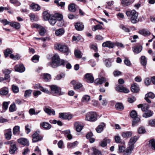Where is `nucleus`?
Returning a JSON list of instances; mask_svg holds the SVG:
<instances>
[{
	"instance_id": "1",
	"label": "nucleus",
	"mask_w": 155,
	"mask_h": 155,
	"mask_svg": "<svg viewBox=\"0 0 155 155\" xmlns=\"http://www.w3.org/2000/svg\"><path fill=\"white\" fill-rule=\"evenodd\" d=\"M65 63L67 62L64 60H61L58 54H54L52 58V62L48 64V65L52 68H56L61 65H64Z\"/></svg>"
},
{
	"instance_id": "2",
	"label": "nucleus",
	"mask_w": 155,
	"mask_h": 155,
	"mask_svg": "<svg viewBox=\"0 0 155 155\" xmlns=\"http://www.w3.org/2000/svg\"><path fill=\"white\" fill-rule=\"evenodd\" d=\"M139 137L138 136H136L130 138L128 143L129 147L127 148V150L125 153V155H130L131 154L134 148V144Z\"/></svg>"
},
{
	"instance_id": "3",
	"label": "nucleus",
	"mask_w": 155,
	"mask_h": 155,
	"mask_svg": "<svg viewBox=\"0 0 155 155\" xmlns=\"http://www.w3.org/2000/svg\"><path fill=\"white\" fill-rule=\"evenodd\" d=\"M126 14L127 17L130 18V21L132 23L135 24L138 22V14L135 10L127 11L126 12Z\"/></svg>"
},
{
	"instance_id": "4",
	"label": "nucleus",
	"mask_w": 155,
	"mask_h": 155,
	"mask_svg": "<svg viewBox=\"0 0 155 155\" xmlns=\"http://www.w3.org/2000/svg\"><path fill=\"white\" fill-rule=\"evenodd\" d=\"M51 93L54 95L59 96L63 95L65 93L61 91V89L57 85H52L49 86Z\"/></svg>"
},
{
	"instance_id": "5",
	"label": "nucleus",
	"mask_w": 155,
	"mask_h": 155,
	"mask_svg": "<svg viewBox=\"0 0 155 155\" xmlns=\"http://www.w3.org/2000/svg\"><path fill=\"white\" fill-rule=\"evenodd\" d=\"M54 48L58 49L61 52L65 53L66 55H68L70 52L68 47L63 44H57L55 45Z\"/></svg>"
},
{
	"instance_id": "6",
	"label": "nucleus",
	"mask_w": 155,
	"mask_h": 155,
	"mask_svg": "<svg viewBox=\"0 0 155 155\" xmlns=\"http://www.w3.org/2000/svg\"><path fill=\"white\" fill-rule=\"evenodd\" d=\"M97 115L96 112H90L86 114L85 120L90 122H94L97 120Z\"/></svg>"
},
{
	"instance_id": "7",
	"label": "nucleus",
	"mask_w": 155,
	"mask_h": 155,
	"mask_svg": "<svg viewBox=\"0 0 155 155\" xmlns=\"http://www.w3.org/2000/svg\"><path fill=\"white\" fill-rule=\"evenodd\" d=\"M72 117V115L69 113H60L59 114V117L64 120H69Z\"/></svg>"
},
{
	"instance_id": "8",
	"label": "nucleus",
	"mask_w": 155,
	"mask_h": 155,
	"mask_svg": "<svg viewBox=\"0 0 155 155\" xmlns=\"http://www.w3.org/2000/svg\"><path fill=\"white\" fill-rule=\"evenodd\" d=\"M9 142L10 145L9 153L12 154H14L17 150L16 143L13 141H11Z\"/></svg>"
},
{
	"instance_id": "9",
	"label": "nucleus",
	"mask_w": 155,
	"mask_h": 155,
	"mask_svg": "<svg viewBox=\"0 0 155 155\" xmlns=\"http://www.w3.org/2000/svg\"><path fill=\"white\" fill-rule=\"evenodd\" d=\"M116 90L118 92L127 93L129 92V90L122 85H118L115 87Z\"/></svg>"
},
{
	"instance_id": "10",
	"label": "nucleus",
	"mask_w": 155,
	"mask_h": 155,
	"mask_svg": "<svg viewBox=\"0 0 155 155\" xmlns=\"http://www.w3.org/2000/svg\"><path fill=\"white\" fill-rule=\"evenodd\" d=\"M34 87L35 89H39L41 91L45 93L48 94L50 93V92L48 89L45 88L43 87H41L40 84H35L34 86Z\"/></svg>"
},
{
	"instance_id": "11",
	"label": "nucleus",
	"mask_w": 155,
	"mask_h": 155,
	"mask_svg": "<svg viewBox=\"0 0 155 155\" xmlns=\"http://www.w3.org/2000/svg\"><path fill=\"white\" fill-rule=\"evenodd\" d=\"M15 69L16 71L21 73L25 71V68L23 64H20L17 65L15 66Z\"/></svg>"
},
{
	"instance_id": "12",
	"label": "nucleus",
	"mask_w": 155,
	"mask_h": 155,
	"mask_svg": "<svg viewBox=\"0 0 155 155\" xmlns=\"http://www.w3.org/2000/svg\"><path fill=\"white\" fill-rule=\"evenodd\" d=\"M102 45L104 47H108L110 48H112L114 47V44L110 41H107L103 43Z\"/></svg>"
},
{
	"instance_id": "13",
	"label": "nucleus",
	"mask_w": 155,
	"mask_h": 155,
	"mask_svg": "<svg viewBox=\"0 0 155 155\" xmlns=\"http://www.w3.org/2000/svg\"><path fill=\"white\" fill-rule=\"evenodd\" d=\"M5 136L7 140H9L11 138L12 136L11 129H8L5 130Z\"/></svg>"
},
{
	"instance_id": "14",
	"label": "nucleus",
	"mask_w": 155,
	"mask_h": 155,
	"mask_svg": "<svg viewBox=\"0 0 155 155\" xmlns=\"http://www.w3.org/2000/svg\"><path fill=\"white\" fill-rule=\"evenodd\" d=\"M18 142L20 144L25 146H28L29 143L28 140L26 139L22 138L18 140Z\"/></svg>"
},
{
	"instance_id": "15",
	"label": "nucleus",
	"mask_w": 155,
	"mask_h": 155,
	"mask_svg": "<svg viewBox=\"0 0 155 155\" xmlns=\"http://www.w3.org/2000/svg\"><path fill=\"white\" fill-rule=\"evenodd\" d=\"M137 107L138 108H141V110L143 111H147L149 109L150 106L147 104H139L137 105Z\"/></svg>"
},
{
	"instance_id": "16",
	"label": "nucleus",
	"mask_w": 155,
	"mask_h": 155,
	"mask_svg": "<svg viewBox=\"0 0 155 155\" xmlns=\"http://www.w3.org/2000/svg\"><path fill=\"white\" fill-rule=\"evenodd\" d=\"M42 137L37 133H35L32 135V141L33 142H36L40 140Z\"/></svg>"
},
{
	"instance_id": "17",
	"label": "nucleus",
	"mask_w": 155,
	"mask_h": 155,
	"mask_svg": "<svg viewBox=\"0 0 155 155\" xmlns=\"http://www.w3.org/2000/svg\"><path fill=\"white\" fill-rule=\"evenodd\" d=\"M139 90V87L137 84L134 83L131 85V91L132 92L137 93L138 92Z\"/></svg>"
},
{
	"instance_id": "18",
	"label": "nucleus",
	"mask_w": 155,
	"mask_h": 155,
	"mask_svg": "<svg viewBox=\"0 0 155 155\" xmlns=\"http://www.w3.org/2000/svg\"><path fill=\"white\" fill-rule=\"evenodd\" d=\"M132 135V131H127L122 132L121 135L123 138L128 139L131 137Z\"/></svg>"
},
{
	"instance_id": "19",
	"label": "nucleus",
	"mask_w": 155,
	"mask_h": 155,
	"mask_svg": "<svg viewBox=\"0 0 155 155\" xmlns=\"http://www.w3.org/2000/svg\"><path fill=\"white\" fill-rule=\"evenodd\" d=\"M85 78L87 79V82L89 83H92L94 82V78L91 74H87L85 76Z\"/></svg>"
},
{
	"instance_id": "20",
	"label": "nucleus",
	"mask_w": 155,
	"mask_h": 155,
	"mask_svg": "<svg viewBox=\"0 0 155 155\" xmlns=\"http://www.w3.org/2000/svg\"><path fill=\"white\" fill-rule=\"evenodd\" d=\"M30 9L34 11H39L41 9L40 7L38 5L35 3H32L30 5Z\"/></svg>"
},
{
	"instance_id": "21",
	"label": "nucleus",
	"mask_w": 155,
	"mask_h": 155,
	"mask_svg": "<svg viewBox=\"0 0 155 155\" xmlns=\"http://www.w3.org/2000/svg\"><path fill=\"white\" fill-rule=\"evenodd\" d=\"M105 125L104 123H101L99 125L96 129L97 132L98 133H101L103 130L104 127Z\"/></svg>"
},
{
	"instance_id": "22",
	"label": "nucleus",
	"mask_w": 155,
	"mask_h": 155,
	"mask_svg": "<svg viewBox=\"0 0 155 155\" xmlns=\"http://www.w3.org/2000/svg\"><path fill=\"white\" fill-rule=\"evenodd\" d=\"M75 29L78 31H81L83 30L84 28V26L83 23L81 22L76 23L75 25Z\"/></svg>"
},
{
	"instance_id": "23",
	"label": "nucleus",
	"mask_w": 155,
	"mask_h": 155,
	"mask_svg": "<svg viewBox=\"0 0 155 155\" xmlns=\"http://www.w3.org/2000/svg\"><path fill=\"white\" fill-rule=\"evenodd\" d=\"M74 126L76 130L78 132H80L83 128V127L79 122H75L74 124Z\"/></svg>"
},
{
	"instance_id": "24",
	"label": "nucleus",
	"mask_w": 155,
	"mask_h": 155,
	"mask_svg": "<svg viewBox=\"0 0 155 155\" xmlns=\"http://www.w3.org/2000/svg\"><path fill=\"white\" fill-rule=\"evenodd\" d=\"M65 32L64 29L61 28L57 30L55 32V35L58 36H61L64 35Z\"/></svg>"
},
{
	"instance_id": "25",
	"label": "nucleus",
	"mask_w": 155,
	"mask_h": 155,
	"mask_svg": "<svg viewBox=\"0 0 155 155\" xmlns=\"http://www.w3.org/2000/svg\"><path fill=\"white\" fill-rule=\"evenodd\" d=\"M106 81V79L104 77H102L101 78H97L96 79L95 81V83L96 85H98L101 84L103 83Z\"/></svg>"
},
{
	"instance_id": "26",
	"label": "nucleus",
	"mask_w": 155,
	"mask_h": 155,
	"mask_svg": "<svg viewBox=\"0 0 155 155\" xmlns=\"http://www.w3.org/2000/svg\"><path fill=\"white\" fill-rule=\"evenodd\" d=\"M40 125L44 129L47 130L50 129L51 127V126L50 124L45 122L41 123Z\"/></svg>"
},
{
	"instance_id": "27",
	"label": "nucleus",
	"mask_w": 155,
	"mask_h": 155,
	"mask_svg": "<svg viewBox=\"0 0 155 155\" xmlns=\"http://www.w3.org/2000/svg\"><path fill=\"white\" fill-rule=\"evenodd\" d=\"M42 77L45 81H48L51 79V75L48 74L44 73L42 75Z\"/></svg>"
},
{
	"instance_id": "28",
	"label": "nucleus",
	"mask_w": 155,
	"mask_h": 155,
	"mask_svg": "<svg viewBox=\"0 0 155 155\" xmlns=\"http://www.w3.org/2000/svg\"><path fill=\"white\" fill-rule=\"evenodd\" d=\"M43 15L44 19L46 21L49 20L52 16L46 11L44 12L43 13Z\"/></svg>"
},
{
	"instance_id": "29",
	"label": "nucleus",
	"mask_w": 155,
	"mask_h": 155,
	"mask_svg": "<svg viewBox=\"0 0 155 155\" xmlns=\"http://www.w3.org/2000/svg\"><path fill=\"white\" fill-rule=\"evenodd\" d=\"M8 88L6 87H4L0 89V94L2 95H6L8 94Z\"/></svg>"
},
{
	"instance_id": "30",
	"label": "nucleus",
	"mask_w": 155,
	"mask_h": 155,
	"mask_svg": "<svg viewBox=\"0 0 155 155\" xmlns=\"http://www.w3.org/2000/svg\"><path fill=\"white\" fill-rule=\"evenodd\" d=\"M44 110L49 115H55V112L53 109H51L45 107Z\"/></svg>"
},
{
	"instance_id": "31",
	"label": "nucleus",
	"mask_w": 155,
	"mask_h": 155,
	"mask_svg": "<svg viewBox=\"0 0 155 155\" xmlns=\"http://www.w3.org/2000/svg\"><path fill=\"white\" fill-rule=\"evenodd\" d=\"M10 25L16 29H18L20 28V24L17 22H11Z\"/></svg>"
},
{
	"instance_id": "32",
	"label": "nucleus",
	"mask_w": 155,
	"mask_h": 155,
	"mask_svg": "<svg viewBox=\"0 0 155 155\" xmlns=\"http://www.w3.org/2000/svg\"><path fill=\"white\" fill-rule=\"evenodd\" d=\"M142 49L141 46H137L133 48V52L135 54H138L140 52Z\"/></svg>"
},
{
	"instance_id": "33",
	"label": "nucleus",
	"mask_w": 155,
	"mask_h": 155,
	"mask_svg": "<svg viewBox=\"0 0 155 155\" xmlns=\"http://www.w3.org/2000/svg\"><path fill=\"white\" fill-rule=\"evenodd\" d=\"M139 33L141 35L144 36L149 35L150 34V31L148 30L145 29L140 30Z\"/></svg>"
},
{
	"instance_id": "34",
	"label": "nucleus",
	"mask_w": 155,
	"mask_h": 155,
	"mask_svg": "<svg viewBox=\"0 0 155 155\" xmlns=\"http://www.w3.org/2000/svg\"><path fill=\"white\" fill-rule=\"evenodd\" d=\"M78 142L76 141L73 143H68L67 147L68 148H74L78 145Z\"/></svg>"
},
{
	"instance_id": "35",
	"label": "nucleus",
	"mask_w": 155,
	"mask_h": 155,
	"mask_svg": "<svg viewBox=\"0 0 155 155\" xmlns=\"http://www.w3.org/2000/svg\"><path fill=\"white\" fill-rule=\"evenodd\" d=\"M149 146L152 149L155 150V140L153 139L149 141Z\"/></svg>"
},
{
	"instance_id": "36",
	"label": "nucleus",
	"mask_w": 155,
	"mask_h": 155,
	"mask_svg": "<svg viewBox=\"0 0 155 155\" xmlns=\"http://www.w3.org/2000/svg\"><path fill=\"white\" fill-rule=\"evenodd\" d=\"M54 18L56 20H62L63 19V16L61 14L57 13H55L54 15H52Z\"/></svg>"
},
{
	"instance_id": "37",
	"label": "nucleus",
	"mask_w": 155,
	"mask_h": 155,
	"mask_svg": "<svg viewBox=\"0 0 155 155\" xmlns=\"http://www.w3.org/2000/svg\"><path fill=\"white\" fill-rule=\"evenodd\" d=\"M68 9L71 12H74L76 11L75 5L74 4H71L68 6Z\"/></svg>"
},
{
	"instance_id": "38",
	"label": "nucleus",
	"mask_w": 155,
	"mask_h": 155,
	"mask_svg": "<svg viewBox=\"0 0 155 155\" xmlns=\"http://www.w3.org/2000/svg\"><path fill=\"white\" fill-rule=\"evenodd\" d=\"M20 127L19 126H15L13 129V133L14 135H16L20 131Z\"/></svg>"
},
{
	"instance_id": "39",
	"label": "nucleus",
	"mask_w": 155,
	"mask_h": 155,
	"mask_svg": "<svg viewBox=\"0 0 155 155\" xmlns=\"http://www.w3.org/2000/svg\"><path fill=\"white\" fill-rule=\"evenodd\" d=\"M90 97L87 95H84L82 98V101L84 102H87L90 99Z\"/></svg>"
},
{
	"instance_id": "40",
	"label": "nucleus",
	"mask_w": 155,
	"mask_h": 155,
	"mask_svg": "<svg viewBox=\"0 0 155 155\" xmlns=\"http://www.w3.org/2000/svg\"><path fill=\"white\" fill-rule=\"evenodd\" d=\"M64 133L66 135V136L69 140H71L72 138V136L70 134V130H65L64 131Z\"/></svg>"
},
{
	"instance_id": "41",
	"label": "nucleus",
	"mask_w": 155,
	"mask_h": 155,
	"mask_svg": "<svg viewBox=\"0 0 155 155\" xmlns=\"http://www.w3.org/2000/svg\"><path fill=\"white\" fill-rule=\"evenodd\" d=\"M40 112V110H38V111L36 112L35 109L33 108H31L29 110V113L31 115H37Z\"/></svg>"
},
{
	"instance_id": "42",
	"label": "nucleus",
	"mask_w": 155,
	"mask_h": 155,
	"mask_svg": "<svg viewBox=\"0 0 155 155\" xmlns=\"http://www.w3.org/2000/svg\"><path fill=\"white\" fill-rule=\"evenodd\" d=\"M9 2L16 6H19L21 4L20 2L18 0H10Z\"/></svg>"
},
{
	"instance_id": "43",
	"label": "nucleus",
	"mask_w": 155,
	"mask_h": 155,
	"mask_svg": "<svg viewBox=\"0 0 155 155\" xmlns=\"http://www.w3.org/2000/svg\"><path fill=\"white\" fill-rule=\"evenodd\" d=\"M17 109L16 107V105L14 103H13L11 104L9 108V111L10 112H13L16 110Z\"/></svg>"
},
{
	"instance_id": "44",
	"label": "nucleus",
	"mask_w": 155,
	"mask_h": 155,
	"mask_svg": "<svg viewBox=\"0 0 155 155\" xmlns=\"http://www.w3.org/2000/svg\"><path fill=\"white\" fill-rule=\"evenodd\" d=\"M131 3V2L130 1H127L125 0H121V4L124 7L128 6Z\"/></svg>"
},
{
	"instance_id": "45",
	"label": "nucleus",
	"mask_w": 155,
	"mask_h": 155,
	"mask_svg": "<svg viewBox=\"0 0 155 155\" xmlns=\"http://www.w3.org/2000/svg\"><path fill=\"white\" fill-rule=\"evenodd\" d=\"M50 122L53 124H57L59 126H62L63 125L62 123L60 121L57 120H50Z\"/></svg>"
},
{
	"instance_id": "46",
	"label": "nucleus",
	"mask_w": 155,
	"mask_h": 155,
	"mask_svg": "<svg viewBox=\"0 0 155 155\" xmlns=\"http://www.w3.org/2000/svg\"><path fill=\"white\" fill-rule=\"evenodd\" d=\"M141 63L144 66H145L147 64V59L144 56L141 57Z\"/></svg>"
},
{
	"instance_id": "47",
	"label": "nucleus",
	"mask_w": 155,
	"mask_h": 155,
	"mask_svg": "<svg viewBox=\"0 0 155 155\" xmlns=\"http://www.w3.org/2000/svg\"><path fill=\"white\" fill-rule=\"evenodd\" d=\"M115 107L117 109L120 110H123L124 109L123 105L121 103L117 104L115 105Z\"/></svg>"
},
{
	"instance_id": "48",
	"label": "nucleus",
	"mask_w": 155,
	"mask_h": 155,
	"mask_svg": "<svg viewBox=\"0 0 155 155\" xmlns=\"http://www.w3.org/2000/svg\"><path fill=\"white\" fill-rule=\"evenodd\" d=\"M146 112L143 114V117L147 118L150 117L152 115V112L150 110L145 111Z\"/></svg>"
},
{
	"instance_id": "49",
	"label": "nucleus",
	"mask_w": 155,
	"mask_h": 155,
	"mask_svg": "<svg viewBox=\"0 0 155 155\" xmlns=\"http://www.w3.org/2000/svg\"><path fill=\"white\" fill-rule=\"evenodd\" d=\"M104 63L106 66L109 67L111 66V60L110 59H105Z\"/></svg>"
},
{
	"instance_id": "50",
	"label": "nucleus",
	"mask_w": 155,
	"mask_h": 155,
	"mask_svg": "<svg viewBox=\"0 0 155 155\" xmlns=\"http://www.w3.org/2000/svg\"><path fill=\"white\" fill-rule=\"evenodd\" d=\"M48 21H49L50 24L52 26L54 25L57 22L56 19L54 18L53 16Z\"/></svg>"
},
{
	"instance_id": "51",
	"label": "nucleus",
	"mask_w": 155,
	"mask_h": 155,
	"mask_svg": "<svg viewBox=\"0 0 155 155\" xmlns=\"http://www.w3.org/2000/svg\"><path fill=\"white\" fill-rule=\"evenodd\" d=\"M119 153H124V155H125V153L127 150L125 147L123 146H120L119 147Z\"/></svg>"
},
{
	"instance_id": "52",
	"label": "nucleus",
	"mask_w": 155,
	"mask_h": 155,
	"mask_svg": "<svg viewBox=\"0 0 155 155\" xmlns=\"http://www.w3.org/2000/svg\"><path fill=\"white\" fill-rule=\"evenodd\" d=\"M81 51L78 50H75L74 52V54L76 58H81L82 57Z\"/></svg>"
},
{
	"instance_id": "53",
	"label": "nucleus",
	"mask_w": 155,
	"mask_h": 155,
	"mask_svg": "<svg viewBox=\"0 0 155 155\" xmlns=\"http://www.w3.org/2000/svg\"><path fill=\"white\" fill-rule=\"evenodd\" d=\"M140 121V118L138 117H136L134 118L132 124V126L134 127Z\"/></svg>"
},
{
	"instance_id": "54",
	"label": "nucleus",
	"mask_w": 155,
	"mask_h": 155,
	"mask_svg": "<svg viewBox=\"0 0 155 155\" xmlns=\"http://www.w3.org/2000/svg\"><path fill=\"white\" fill-rule=\"evenodd\" d=\"M39 31V34L41 36L44 35L45 33V30L42 26L40 27Z\"/></svg>"
},
{
	"instance_id": "55",
	"label": "nucleus",
	"mask_w": 155,
	"mask_h": 155,
	"mask_svg": "<svg viewBox=\"0 0 155 155\" xmlns=\"http://www.w3.org/2000/svg\"><path fill=\"white\" fill-rule=\"evenodd\" d=\"M12 53L11 49L9 48L7 49L4 52V54L5 58L7 57L9 54H11Z\"/></svg>"
},
{
	"instance_id": "56",
	"label": "nucleus",
	"mask_w": 155,
	"mask_h": 155,
	"mask_svg": "<svg viewBox=\"0 0 155 155\" xmlns=\"http://www.w3.org/2000/svg\"><path fill=\"white\" fill-rule=\"evenodd\" d=\"M120 28L124 30V31L127 32H130V30L129 28L123 25H121L120 26Z\"/></svg>"
},
{
	"instance_id": "57",
	"label": "nucleus",
	"mask_w": 155,
	"mask_h": 155,
	"mask_svg": "<svg viewBox=\"0 0 155 155\" xmlns=\"http://www.w3.org/2000/svg\"><path fill=\"white\" fill-rule=\"evenodd\" d=\"M10 103V102H4L2 104V108L5 110H7L8 107V105Z\"/></svg>"
},
{
	"instance_id": "58",
	"label": "nucleus",
	"mask_w": 155,
	"mask_h": 155,
	"mask_svg": "<svg viewBox=\"0 0 155 155\" xmlns=\"http://www.w3.org/2000/svg\"><path fill=\"white\" fill-rule=\"evenodd\" d=\"M149 125L153 127H155V119L150 120L148 121Z\"/></svg>"
},
{
	"instance_id": "59",
	"label": "nucleus",
	"mask_w": 155,
	"mask_h": 155,
	"mask_svg": "<svg viewBox=\"0 0 155 155\" xmlns=\"http://www.w3.org/2000/svg\"><path fill=\"white\" fill-rule=\"evenodd\" d=\"M92 149L93 151V153L95 155H101V152L98 150L96 149L95 147H93Z\"/></svg>"
},
{
	"instance_id": "60",
	"label": "nucleus",
	"mask_w": 155,
	"mask_h": 155,
	"mask_svg": "<svg viewBox=\"0 0 155 155\" xmlns=\"http://www.w3.org/2000/svg\"><path fill=\"white\" fill-rule=\"evenodd\" d=\"M39 58L38 56L35 55L32 57V61L34 62L37 63L39 61Z\"/></svg>"
},
{
	"instance_id": "61",
	"label": "nucleus",
	"mask_w": 155,
	"mask_h": 155,
	"mask_svg": "<svg viewBox=\"0 0 155 155\" xmlns=\"http://www.w3.org/2000/svg\"><path fill=\"white\" fill-rule=\"evenodd\" d=\"M12 89L13 92L14 93H17L19 91V88L18 87L14 85H13L12 86Z\"/></svg>"
},
{
	"instance_id": "62",
	"label": "nucleus",
	"mask_w": 155,
	"mask_h": 155,
	"mask_svg": "<svg viewBox=\"0 0 155 155\" xmlns=\"http://www.w3.org/2000/svg\"><path fill=\"white\" fill-rule=\"evenodd\" d=\"M32 91V90H26L24 96L25 97L30 96L31 95Z\"/></svg>"
},
{
	"instance_id": "63",
	"label": "nucleus",
	"mask_w": 155,
	"mask_h": 155,
	"mask_svg": "<svg viewBox=\"0 0 155 155\" xmlns=\"http://www.w3.org/2000/svg\"><path fill=\"white\" fill-rule=\"evenodd\" d=\"M137 113L136 111L133 110L130 113V117L133 118H135L136 117H137Z\"/></svg>"
},
{
	"instance_id": "64",
	"label": "nucleus",
	"mask_w": 155,
	"mask_h": 155,
	"mask_svg": "<svg viewBox=\"0 0 155 155\" xmlns=\"http://www.w3.org/2000/svg\"><path fill=\"white\" fill-rule=\"evenodd\" d=\"M115 142L117 143H120L121 142L120 137L119 135H116L114 137Z\"/></svg>"
}]
</instances>
